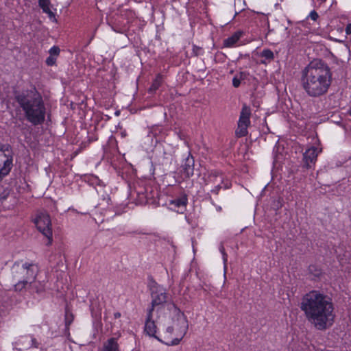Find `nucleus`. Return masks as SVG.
Returning <instances> with one entry per match:
<instances>
[{
  "label": "nucleus",
  "mask_w": 351,
  "mask_h": 351,
  "mask_svg": "<svg viewBox=\"0 0 351 351\" xmlns=\"http://www.w3.org/2000/svg\"><path fill=\"white\" fill-rule=\"evenodd\" d=\"M300 307L306 319L317 330H326L334 323L335 314L332 300L319 291L313 290L304 294Z\"/></svg>",
  "instance_id": "f257e3e1"
},
{
  "label": "nucleus",
  "mask_w": 351,
  "mask_h": 351,
  "mask_svg": "<svg viewBox=\"0 0 351 351\" xmlns=\"http://www.w3.org/2000/svg\"><path fill=\"white\" fill-rule=\"evenodd\" d=\"M332 83L330 68L322 62H312L302 72L301 85L311 97L324 95Z\"/></svg>",
  "instance_id": "f03ea898"
},
{
  "label": "nucleus",
  "mask_w": 351,
  "mask_h": 351,
  "mask_svg": "<svg viewBox=\"0 0 351 351\" xmlns=\"http://www.w3.org/2000/svg\"><path fill=\"white\" fill-rule=\"evenodd\" d=\"M169 310V320L162 329V342L167 346L179 344L187 332L189 323L184 314L173 304L167 305Z\"/></svg>",
  "instance_id": "7ed1b4c3"
},
{
  "label": "nucleus",
  "mask_w": 351,
  "mask_h": 351,
  "mask_svg": "<svg viewBox=\"0 0 351 351\" xmlns=\"http://www.w3.org/2000/svg\"><path fill=\"white\" fill-rule=\"evenodd\" d=\"M16 100L29 122L36 125L41 124L45 121L46 109L43 100L38 93H23L16 97Z\"/></svg>",
  "instance_id": "20e7f679"
},
{
  "label": "nucleus",
  "mask_w": 351,
  "mask_h": 351,
  "mask_svg": "<svg viewBox=\"0 0 351 351\" xmlns=\"http://www.w3.org/2000/svg\"><path fill=\"white\" fill-rule=\"evenodd\" d=\"M38 273V267L32 263H15L12 268V277L14 281V289L16 291H22L27 287L34 278H36Z\"/></svg>",
  "instance_id": "39448f33"
},
{
  "label": "nucleus",
  "mask_w": 351,
  "mask_h": 351,
  "mask_svg": "<svg viewBox=\"0 0 351 351\" xmlns=\"http://www.w3.org/2000/svg\"><path fill=\"white\" fill-rule=\"evenodd\" d=\"M34 223L38 230L47 239V245L51 244L53 232L50 216L45 212H40L36 215Z\"/></svg>",
  "instance_id": "423d86ee"
},
{
  "label": "nucleus",
  "mask_w": 351,
  "mask_h": 351,
  "mask_svg": "<svg viewBox=\"0 0 351 351\" xmlns=\"http://www.w3.org/2000/svg\"><path fill=\"white\" fill-rule=\"evenodd\" d=\"M12 160L11 151L8 148H0V180L10 171Z\"/></svg>",
  "instance_id": "0eeeda50"
},
{
  "label": "nucleus",
  "mask_w": 351,
  "mask_h": 351,
  "mask_svg": "<svg viewBox=\"0 0 351 351\" xmlns=\"http://www.w3.org/2000/svg\"><path fill=\"white\" fill-rule=\"evenodd\" d=\"M152 307L148 311H158L167 302V297L165 289L160 287H156V290L152 291Z\"/></svg>",
  "instance_id": "6e6552de"
},
{
  "label": "nucleus",
  "mask_w": 351,
  "mask_h": 351,
  "mask_svg": "<svg viewBox=\"0 0 351 351\" xmlns=\"http://www.w3.org/2000/svg\"><path fill=\"white\" fill-rule=\"evenodd\" d=\"M145 332L150 337H154L160 341H163V338L160 339L158 336H156L157 327L153 320V312H152V311H148L147 312V316L145 324Z\"/></svg>",
  "instance_id": "1a4fd4ad"
},
{
  "label": "nucleus",
  "mask_w": 351,
  "mask_h": 351,
  "mask_svg": "<svg viewBox=\"0 0 351 351\" xmlns=\"http://www.w3.org/2000/svg\"><path fill=\"white\" fill-rule=\"evenodd\" d=\"M321 152V149H318L313 146L307 149L304 154V160L306 166L311 167L312 165L315 163L317 157Z\"/></svg>",
  "instance_id": "9d476101"
},
{
  "label": "nucleus",
  "mask_w": 351,
  "mask_h": 351,
  "mask_svg": "<svg viewBox=\"0 0 351 351\" xmlns=\"http://www.w3.org/2000/svg\"><path fill=\"white\" fill-rule=\"evenodd\" d=\"M51 1L52 0H38V5L42 9L43 12L47 14L51 21H56V9L53 8V5L51 3Z\"/></svg>",
  "instance_id": "9b49d317"
},
{
  "label": "nucleus",
  "mask_w": 351,
  "mask_h": 351,
  "mask_svg": "<svg viewBox=\"0 0 351 351\" xmlns=\"http://www.w3.org/2000/svg\"><path fill=\"white\" fill-rule=\"evenodd\" d=\"M182 171L185 176L189 178L194 173V158L189 154L182 164Z\"/></svg>",
  "instance_id": "f8f14e48"
},
{
  "label": "nucleus",
  "mask_w": 351,
  "mask_h": 351,
  "mask_svg": "<svg viewBox=\"0 0 351 351\" xmlns=\"http://www.w3.org/2000/svg\"><path fill=\"white\" fill-rule=\"evenodd\" d=\"M250 115L251 110L250 107L244 104L242 107V110L240 113L238 123L248 128L249 125H250Z\"/></svg>",
  "instance_id": "ddd939ff"
},
{
  "label": "nucleus",
  "mask_w": 351,
  "mask_h": 351,
  "mask_svg": "<svg viewBox=\"0 0 351 351\" xmlns=\"http://www.w3.org/2000/svg\"><path fill=\"white\" fill-rule=\"evenodd\" d=\"M25 290H27L29 292L41 293L45 291V285L42 282L36 280V278H34L33 282H31V284H29Z\"/></svg>",
  "instance_id": "4468645a"
},
{
  "label": "nucleus",
  "mask_w": 351,
  "mask_h": 351,
  "mask_svg": "<svg viewBox=\"0 0 351 351\" xmlns=\"http://www.w3.org/2000/svg\"><path fill=\"white\" fill-rule=\"evenodd\" d=\"M187 204V197L186 195H182L180 197L172 200L171 202V205L173 206L174 208H178L177 211L180 213H182L186 206Z\"/></svg>",
  "instance_id": "2eb2a0df"
},
{
  "label": "nucleus",
  "mask_w": 351,
  "mask_h": 351,
  "mask_svg": "<svg viewBox=\"0 0 351 351\" xmlns=\"http://www.w3.org/2000/svg\"><path fill=\"white\" fill-rule=\"evenodd\" d=\"M250 74L246 71H240L237 73L232 79V85L234 87H239L242 82H245L248 79Z\"/></svg>",
  "instance_id": "dca6fc26"
},
{
  "label": "nucleus",
  "mask_w": 351,
  "mask_h": 351,
  "mask_svg": "<svg viewBox=\"0 0 351 351\" xmlns=\"http://www.w3.org/2000/svg\"><path fill=\"white\" fill-rule=\"evenodd\" d=\"M208 182L216 184L217 189H219L222 187L223 176L217 171H212L208 176Z\"/></svg>",
  "instance_id": "f3484780"
},
{
  "label": "nucleus",
  "mask_w": 351,
  "mask_h": 351,
  "mask_svg": "<svg viewBox=\"0 0 351 351\" xmlns=\"http://www.w3.org/2000/svg\"><path fill=\"white\" fill-rule=\"evenodd\" d=\"M102 351H120L115 338L109 339L104 345Z\"/></svg>",
  "instance_id": "a211bd4d"
},
{
  "label": "nucleus",
  "mask_w": 351,
  "mask_h": 351,
  "mask_svg": "<svg viewBox=\"0 0 351 351\" xmlns=\"http://www.w3.org/2000/svg\"><path fill=\"white\" fill-rule=\"evenodd\" d=\"M260 56L263 58V60H261V63L265 64L271 62L274 59V54L273 51L269 49H263L261 52Z\"/></svg>",
  "instance_id": "6ab92c4d"
},
{
  "label": "nucleus",
  "mask_w": 351,
  "mask_h": 351,
  "mask_svg": "<svg viewBox=\"0 0 351 351\" xmlns=\"http://www.w3.org/2000/svg\"><path fill=\"white\" fill-rule=\"evenodd\" d=\"M241 34L240 32H236L230 37L224 40V45L228 47H231L236 44L239 40Z\"/></svg>",
  "instance_id": "aec40b11"
},
{
  "label": "nucleus",
  "mask_w": 351,
  "mask_h": 351,
  "mask_svg": "<svg viewBox=\"0 0 351 351\" xmlns=\"http://www.w3.org/2000/svg\"><path fill=\"white\" fill-rule=\"evenodd\" d=\"M162 82V75L158 74L154 80L151 87L149 88V91H156L160 86Z\"/></svg>",
  "instance_id": "412c9836"
},
{
  "label": "nucleus",
  "mask_w": 351,
  "mask_h": 351,
  "mask_svg": "<svg viewBox=\"0 0 351 351\" xmlns=\"http://www.w3.org/2000/svg\"><path fill=\"white\" fill-rule=\"evenodd\" d=\"M235 134L237 137H243L246 136L247 134V127L238 123Z\"/></svg>",
  "instance_id": "4be33fe9"
},
{
  "label": "nucleus",
  "mask_w": 351,
  "mask_h": 351,
  "mask_svg": "<svg viewBox=\"0 0 351 351\" xmlns=\"http://www.w3.org/2000/svg\"><path fill=\"white\" fill-rule=\"evenodd\" d=\"M60 52V49L58 47H53L50 49L49 53L51 56H58Z\"/></svg>",
  "instance_id": "5701e85b"
},
{
  "label": "nucleus",
  "mask_w": 351,
  "mask_h": 351,
  "mask_svg": "<svg viewBox=\"0 0 351 351\" xmlns=\"http://www.w3.org/2000/svg\"><path fill=\"white\" fill-rule=\"evenodd\" d=\"M319 17L318 14L315 10H313L310 12L308 15V18H310L311 20L315 21Z\"/></svg>",
  "instance_id": "b1692460"
},
{
  "label": "nucleus",
  "mask_w": 351,
  "mask_h": 351,
  "mask_svg": "<svg viewBox=\"0 0 351 351\" xmlns=\"http://www.w3.org/2000/svg\"><path fill=\"white\" fill-rule=\"evenodd\" d=\"M10 195V191L9 190H4L3 192L0 194V200H4L8 196Z\"/></svg>",
  "instance_id": "393cba45"
},
{
  "label": "nucleus",
  "mask_w": 351,
  "mask_h": 351,
  "mask_svg": "<svg viewBox=\"0 0 351 351\" xmlns=\"http://www.w3.org/2000/svg\"><path fill=\"white\" fill-rule=\"evenodd\" d=\"M56 59L53 58V56H49L47 58L46 62L47 65H53L55 63Z\"/></svg>",
  "instance_id": "a878e982"
},
{
  "label": "nucleus",
  "mask_w": 351,
  "mask_h": 351,
  "mask_svg": "<svg viewBox=\"0 0 351 351\" xmlns=\"http://www.w3.org/2000/svg\"><path fill=\"white\" fill-rule=\"evenodd\" d=\"M29 342H31V343H29L28 345L27 346V347H30V346L37 347L36 341L34 338L31 337Z\"/></svg>",
  "instance_id": "bb28decb"
},
{
  "label": "nucleus",
  "mask_w": 351,
  "mask_h": 351,
  "mask_svg": "<svg viewBox=\"0 0 351 351\" xmlns=\"http://www.w3.org/2000/svg\"><path fill=\"white\" fill-rule=\"evenodd\" d=\"M220 251L223 254V258L224 263L227 261V254L224 252V247L223 246L220 247Z\"/></svg>",
  "instance_id": "cd10ccee"
},
{
  "label": "nucleus",
  "mask_w": 351,
  "mask_h": 351,
  "mask_svg": "<svg viewBox=\"0 0 351 351\" xmlns=\"http://www.w3.org/2000/svg\"><path fill=\"white\" fill-rule=\"evenodd\" d=\"M346 32L347 34H351V23L348 24L346 28Z\"/></svg>",
  "instance_id": "c85d7f7f"
},
{
  "label": "nucleus",
  "mask_w": 351,
  "mask_h": 351,
  "mask_svg": "<svg viewBox=\"0 0 351 351\" xmlns=\"http://www.w3.org/2000/svg\"><path fill=\"white\" fill-rule=\"evenodd\" d=\"M114 317L115 318H119V317H121V313H119V312H117V313H115L114 314Z\"/></svg>",
  "instance_id": "c756f323"
},
{
  "label": "nucleus",
  "mask_w": 351,
  "mask_h": 351,
  "mask_svg": "<svg viewBox=\"0 0 351 351\" xmlns=\"http://www.w3.org/2000/svg\"><path fill=\"white\" fill-rule=\"evenodd\" d=\"M349 114H351V108L349 110Z\"/></svg>",
  "instance_id": "7c9ffc66"
}]
</instances>
